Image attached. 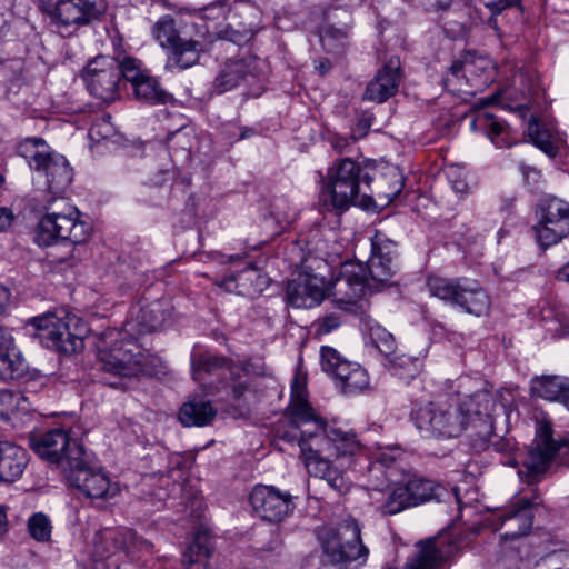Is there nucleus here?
Instances as JSON below:
<instances>
[{
    "instance_id": "4468645a",
    "label": "nucleus",
    "mask_w": 569,
    "mask_h": 569,
    "mask_svg": "<svg viewBox=\"0 0 569 569\" xmlns=\"http://www.w3.org/2000/svg\"><path fill=\"white\" fill-rule=\"evenodd\" d=\"M104 11L102 0H58L49 10L51 23L60 32L86 26Z\"/></svg>"
},
{
    "instance_id": "a19ab883",
    "label": "nucleus",
    "mask_w": 569,
    "mask_h": 569,
    "mask_svg": "<svg viewBox=\"0 0 569 569\" xmlns=\"http://www.w3.org/2000/svg\"><path fill=\"white\" fill-rule=\"evenodd\" d=\"M527 132L532 142L539 149H541L549 156H553L556 153L552 132L549 129L545 128V126L540 124L536 117H532L529 120Z\"/></svg>"
},
{
    "instance_id": "b1692460",
    "label": "nucleus",
    "mask_w": 569,
    "mask_h": 569,
    "mask_svg": "<svg viewBox=\"0 0 569 569\" xmlns=\"http://www.w3.org/2000/svg\"><path fill=\"white\" fill-rule=\"evenodd\" d=\"M351 16L347 10L331 9L325 12V22L320 28V41L325 50L341 52L349 41Z\"/></svg>"
},
{
    "instance_id": "2f4dec72",
    "label": "nucleus",
    "mask_w": 569,
    "mask_h": 569,
    "mask_svg": "<svg viewBox=\"0 0 569 569\" xmlns=\"http://www.w3.org/2000/svg\"><path fill=\"white\" fill-rule=\"evenodd\" d=\"M319 437L315 440L327 441L336 451L337 458L353 456L360 451V443L353 433L345 432L338 428L328 425H317Z\"/></svg>"
},
{
    "instance_id": "e433bc0d",
    "label": "nucleus",
    "mask_w": 569,
    "mask_h": 569,
    "mask_svg": "<svg viewBox=\"0 0 569 569\" xmlns=\"http://www.w3.org/2000/svg\"><path fill=\"white\" fill-rule=\"evenodd\" d=\"M18 152L37 171L43 168L46 159L51 154L49 147L40 138H27L18 146Z\"/></svg>"
},
{
    "instance_id": "e2e57ef3",
    "label": "nucleus",
    "mask_w": 569,
    "mask_h": 569,
    "mask_svg": "<svg viewBox=\"0 0 569 569\" xmlns=\"http://www.w3.org/2000/svg\"><path fill=\"white\" fill-rule=\"evenodd\" d=\"M282 439L289 441V442H292V441H296L298 440V443L300 442V438H301V433L298 435L297 431H288V432H284L282 436H281Z\"/></svg>"
},
{
    "instance_id": "5701e85b",
    "label": "nucleus",
    "mask_w": 569,
    "mask_h": 569,
    "mask_svg": "<svg viewBox=\"0 0 569 569\" xmlns=\"http://www.w3.org/2000/svg\"><path fill=\"white\" fill-rule=\"evenodd\" d=\"M325 293V280L317 274L300 273L287 286V301L293 308H312L323 300Z\"/></svg>"
},
{
    "instance_id": "20e7f679",
    "label": "nucleus",
    "mask_w": 569,
    "mask_h": 569,
    "mask_svg": "<svg viewBox=\"0 0 569 569\" xmlns=\"http://www.w3.org/2000/svg\"><path fill=\"white\" fill-rule=\"evenodd\" d=\"M33 329L32 335L47 348L61 353L71 355L83 348V339L88 332L86 323L74 315L58 316L47 312L27 321Z\"/></svg>"
},
{
    "instance_id": "2eb2a0df",
    "label": "nucleus",
    "mask_w": 569,
    "mask_h": 569,
    "mask_svg": "<svg viewBox=\"0 0 569 569\" xmlns=\"http://www.w3.org/2000/svg\"><path fill=\"white\" fill-rule=\"evenodd\" d=\"M30 446L40 458L57 465L63 473L72 466L69 463V458L73 449L83 448L77 440L70 439L68 432L61 428L33 436L30 439Z\"/></svg>"
},
{
    "instance_id": "c03bdc74",
    "label": "nucleus",
    "mask_w": 569,
    "mask_h": 569,
    "mask_svg": "<svg viewBox=\"0 0 569 569\" xmlns=\"http://www.w3.org/2000/svg\"><path fill=\"white\" fill-rule=\"evenodd\" d=\"M369 337L372 345L386 357H390L395 353V338L380 325L375 323L370 327Z\"/></svg>"
},
{
    "instance_id": "37998d69",
    "label": "nucleus",
    "mask_w": 569,
    "mask_h": 569,
    "mask_svg": "<svg viewBox=\"0 0 569 569\" xmlns=\"http://www.w3.org/2000/svg\"><path fill=\"white\" fill-rule=\"evenodd\" d=\"M440 560V552L435 541L420 543V550L416 558L407 565L406 569H433Z\"/></svg>"
},
{
    "instance_id": "603ef678",
    "label": "nucleus",
    "mask_w": 569,
    "mask_h": 569,
    "mask_svg": "<svg viewBox=\"0 0 569 569\" xmlns=\"http://www.w3.org/2000/svg\"><path fill=\"white\" fill-rule=\"evenodd\" d=\"M520 0H497L487 2L486 7L491 11L493 16L500 14L503 10L508 8L519 7Z\"/></svg>"
},
{
    "instance_id": "9b49d317",
    "label": "nucleus",
    "mask_w": 569,
    "mask_h": 569,
    "mask_svg": "<svg viewBox=\"0 0 569 569\" xmlns=\"http://www.w3.org/2000/svg\"><path fill=\"white\" fill-rule=\"evenodd\" d=\"M558 450L559 446L552 438L551 426L547 422L540 423L518 470L521 480L527 483L539 481L550 468Z\"/></svg>"
},
{
    "instance_id": "680f3d73",
    "label": "nucleus",
    "mask_w": 569,
    "mask_h": 569,
    "mask_svg": "<svg viewBox=\"0 0 569 569\" xmlns=\"http://www.w3.org/2000/svg\"><path fill=\"white\" fill-rule=\"evenodd\" d=\"M557 279L569 282V262L557 272Z\"/></svg>"
},
{
    "instance_id": "f8f14e48",
    "label": "nucleus",
    "mask_w": 569,
    "mask_h": 569,
    "mask_svg": "<svg viewBox=\"0 0 569 569\" xmlns=\"http://www.w3.org/2000/svg\"><path fill=\"white\" fill-rule=\"evenodd\" d=\"M323 371L335 378L337 387L345 395L360 393L369 388V376L359 363L346 360L331 347L320 351Z\"/></svg>"
},
{
    "instance_id": "0e129e2a",
    "label": "nucleus",
    "mask_w": 569,
    "mask_h": 569,
    "mask_svg": "<svg viewBox=\"0 0 569 569\" xmlns=\"http://www.w3.org/2000/svg\"><path fill=\"white\" fill-rule=\"evenodd\" d=\"M488 24L497 32L498 36H500V28L498 26L497 16L491 13V17L488 20Z\"/></svg>"
},
{
    "instance_id": "cd10ccee",
    "label": "nucleus",
    "mask_w": 569,
    "mask_h": 569,
    "mask_svg": "<svg viewBox=\"0 0 569 569\" xmlns=\"http://www.w3.org/2000/svg\"><path fill=\"white\" fill-rule=\"evenodd\" d=\"M214 546L212 536L208 529L199 528L192 542L183 553V566L186 569H209V560L212 557Z\"/></svg>"
},
{
    "instance_id": "58836bf2",
    "label": "nucleus",
    "mask_w": 569,
    "mask_h": 569,
    "mask_svg": "<svg viewBox=\"0 0 569 569\" xmlns=\"http://www.w3.org/2000/svg\"><path fill=\"white\" fill-rule=\"evenodd\" d=\"M320 530L331 533L332 539L363 543L361 539V526L352 516L345 517L336 527H323Z\"/></svg>"
},
{
    "instance_id": "1a4fd4ad",
    "label": "nucleus",
    "mask_w": 569,
    "mask_h": 569,
    "mask_svg": "<svg viewBox=\"0 0 569 569\" xmlns=\"http://www.w3.org/2000/svg\"><path fill=\"white\" fill-rule=\"evenodd\" d=\"M69 461L72 466L64 476L69 483L86 497L110 499L118 495V483L111 482L103 470L91 465L84 448H74Z\"/></svg>"
},
{
    "instance_id": "dca6fc26",
    "label": "nucleus",
    "mask_w": 569,
    "mask_h": 569,
    "mask_svg": "<svg viewBox=\"0 0 569 569\" xmlns=\"http://www.w3.org/2000/svg\"><path fill=\"white\" fill-rule=\"evenodd\" d=\"M539 502L537 498H520L509 508L496 513L491 526L505 540H515L529 533L532 527V508Z\"/></svg>"
},
{
    "instance_id": "bf43d9fd",
    "label": "nucleus",
    "mask_w": 569,
    "mask_h": 569,
    "mask_svg": "<svg viewBox=\"0 0 569 569\" xmlns=\"http://www.w3.org/2000/svg\"><path fill=\"white\" fill-rule=\"evenodd\" d=\"M331 144H332V148L337 152L341 153L345 151L346 147L349 144V141L346 138L337 137V138H333Z\"/></svg>"
},
{
    "instance_id": "72a5a7b5",
    "label": "nucleus",
    "mask_w": 569,
    "mask_h": 569,
    "mask_svg": "<svg viewBox=\"0 0 569 569\" xmlns=\"http://www.w3.org/2000/svg\"><path fill=\"white\" fill-rule=\"evenodd\" d=\"M568 387L569 379L560 376H543L531 382L532 393L549 401L562 402Z\"/></svg>"
},
{
    "instance_id": "aec40b11",
    "label": "nucleus",
    "mask_w": 569,
    "mask_h": 569,
    "mask_svg": "<svg viewBox=\"0 0 569 569\" xmlns=\"http://www.w3.org/2000/svg\"><path fill=\"white\" fill-rule=\"evenodd\" d=\"M287 415L290 420V425L297 430L303 425L312 423V430H301V438L305 433V439L309 443V440L318 438L320 435L317 430V425H327L315 411L308 401L307 388L305 381L299 378H295L291 383V398L290 405L287 408Z\"/></svg>"
},
{
    "instance_id": "c9c22d12",
    "label": "nucleus",
    "mask_w": 569,
    "mask_h": 569,
    "mask_svg": "<svg viewBox=\"0 0 569 569\" xmlns=\"http://www.w3.org/2000/svg\"><path fill=\"white\" fill-rule=\"evenodd\" d=\"M168 317V309L161 301H154L141 308L137 316V322L140 326L139 332L148 333L161 329Z\"/></svg>"
},
{
    "instance_id": "49530a36",
    "label": "nucleus",
    "mask_w": 569,
    "mask_h": 569,
    "mask_svg": "<svg viewBox=\"0 0 569 569\" xmlns=\"http://www.w3.org/2000/svg\"><path fill=\"white\" fill-rule=\"evenodd\" d=\"M114 133V127L111 123V116L103 114L97 118L89 129V137L93 141H100L110 138Z\"/></svg>"
},
{
    "instance_id": "69168bd1",
    "label": "nucleus",
    "mask_w": 569,
    "mask_h": 569,
    "mask_svg": "<svg viewBox=\"0 0 569 569\" xmlns=\"http://www.w3.org/2000/svg\"><path fill=\"white\" fill-rule=\"evenodd\" d=\"M317 68L323 74L325 72H327L330 69V63L328 61H322L319 63V66Z\"/></svg>"
},
{
    "instance_id": "79ce46f5",
    "label": "nucleus",
    "mask_w": 569,
    "mask_h": 569,
    "mask_svg": "<svg viewBox=\"0 0 569 569\" xmlns=\"http://www.w3.org/2000/svg\"><path fill=\"white\" fill-rule=\"evenodd\" d=\"M27 530L30 537L38 542H49L51 540L52 523L43 512H36L28 519Z\"/></svg>"
},
{
    "instance_id": "f03ea898",
    "label": "nucleus",
    "mask_w": 569,
    "mask_h": 569,
    "mask_svg": "<svg viewBox=\"0 0 569 569\" xmlns=\"http://www.w3.org/2000/svg\"><path fill=\"white\" fill-rule=\"evenodd\" d=\"M39 172L44 173L51 196L41 200L46 213L37 227V243L41 247L51 246L58 240L69 241L73 246L84 243L90 227L81 220L79 210L60 196L72 181L69 162L63 156L51 152Z\"/></svg>"
},
{
    "instance_id": "13d9d810",
    "label": "nucleus",
    "mask_w": 569,
    "mask_h": 569,
    "mask_svg": "<svg viewBox=\"0 0 569 569\" xmlns=\"http://www.w3.org/2000/svg\"><path fill=\"white\" fill-rule=\"evenodd\" d=\"M8 531V517L6 508L0 506V537L6 535Z\"/></svg>"
},
{
    "instance_id": "f704fd0d",
    "label": "nucleus",
    "mask_w": 569,
    "mask_h": 569,
    "mask_svg": "<svg viewBox=\"0 0 569 569\" xmlns=\"http://www.w3.org/2000/svg\"><path fill=\"white\" fill-rule=\"evenodd\" d=\"M471 128L483 130L491 142L499 148L509 146L507 141L508 127L491 113L479 112L471 122Z\"/></svg>"
},
{
    "instance_id": "f257e3e1",
    "label": "nucleus",
    "mask_w": 569,
    "mask_h": 569,
    "mask_svg": "<svg viewBox=\"0 0 569 569\" xmlns=\"http://www.w3.org/2000/svg\"><path fill=\"white\" fill-rule=\"evenodd\" d=\"M495 406V396L481 389L473 395L429 402L415 410L411 418L423 437L456 438L471 428L485 445L492 435Z\"/></svg>"
},
{
    "instance_id": "4d7b16f0",
    "label": "nucleus",
    "mask_w": 569,
    "mask_h": 569,
    "mask_svg": "<svg viewBox=\"0 0 569 569\" xmlns=\"http://www.w3.org/2000/svg\"><path fill=\"white\" fill-rule=\"evenodd\" d=\"M10 297V291L4 287H0V313H2L6 307L9 305Z\"/></svg>"
},
{
    "instance_id": "3c124183",
    "label": "nucleus",
    "mask_w": 569,
    "mask_h": 569,
    "mask_svg": "<svg viewBox=\"0 0 569 569\" xmlns=\"http://www.w3.org/2000/svg\"><path fill=\"white\" fill-rule=\"evenodd\" d=\"M475 69V63L472 58L468 54L463 60L455 61L450 67V76L455 78H459V74L462 72L466 77L467 74H471Z\"/></svg>"
},
{
    "instance_id": "a878e982",
    "label": "nucleus",
    "mask_w": 569,
    "mask_h": 569,
    "mask_svg": "<svg viewBox=\"0 0 569 569\" xmlns=\"http://www.w3.org/2000/svg\"><path fill=\"white\" fill-rule=\"evenodd\" d=\"M396 244L388 240L376 237L372 241L371 256L365 269L369 283H386L395 274L393 257Z\"/></svg>"
},
{
    "instance_id": "6e6552de",
    "label": "nucleus",
    "mask_w": 569,
    "mask_h": 569,
    "mask_svg": "<svg viewBox=\"0 0 569 569\" xmlns=\"http://www.w3.org/2000/svg\"><path fill=\"white\" fill-rule=\"evenodd\" d=\"M220 370H222L221 376L228 382L220 381L219 385H209L206 389L207 392L218 393L230 388L232 398L234 400L241 399L248 390L247 380L242 379L246 373L241 368L230 365L227 358L218 357L208 351L191 355V371L194 381L204 385L207 375H213Z\"/></svg>"
},
{
    "instance_id": "7c9ffc66",
    "label": "nucleus",
    "mask_w": 569,
    "mask_h": 569,
    "mask_svg": "<svg viewBox=\"0 0 569 569\" xmlns=\"http://www.w3.org/2000/svg\"><path fill=\"white\" fill-rule=\"evenodd\" d=\"M402 483L408 490L411 505L415 507L433 499L440 500L448 495V491L441 485L417 475L407 477Z\"/></svg>"
},
{
    "instance_id": "864d4df0",
    "label": "nucleus",
    "mask_w": 569,
    "mask_h": 569,
    "mask_svg": "<svg viewBox=\"0 0 569 569\" xmlns=\"http://www.w3.org/2000/svg\"><path fill=\"white\" fill-rule=\"evenodd\" d=\"M427 11H446L448 10L453 0H420Z\"/></svg>"
},
{
    "instance_id": "5fc2aeb1",
    "label": "nucleus",
    "mask_w": 569,
    "mask_h": 569,
    "mask_svg": "<svg viewBox=\"0 0 569 569\" xmlns=\"http://www.w3.org/2000/svg\"><path fill=\"white\" fill-rule=\"evenodd\" d=\"M14 214L7 207L0 208V232L6 231L13 222Z\"/></svg>"
},
{
    "instance_id": "8fccbe9b",
    "label": "nucleus",
    "mask_w": 569,
    "mask_h": 569,
    "mask_svg": "<svg viewBox=\"0 0 569 569\" xmlns=\"http://www.w3.org/2000/svg\"><path fill=\"white\" fill-rule=\"evenodd\" d=\"M448 179L452 189L457 193H466L468 191V183L463 171L458 167H450L448 170Z\"/></svg>"
},
{
    "instance_id": "473e14b6",
    "label": "nucleus",
    "mask_w": 569,
    "mask_h": 569,
    "mask_svg": "<svg viewBox=\"0 0 569 569\" xmlns=\"http://www.w3.org/2000/svg\"><path fill=\"white\" fill-rule=\"evenodd\" d=\"M216 415L217 411L210 401L194 398L182 405L179 420L187 427H202L211 423Z\"/></svg>"
},
{
    "instance_id": "09e8293b",
    "label": "nucleus",
    "mask_w": 569,
    "mask_h": 569,
    "mask_svg": "<svg viewBox=\"0 0 569 569\" xmlns=\"http://www.w3.org/2000/svg\"><path fill=\"white\" fill-rule=\"evenodd\" d=\"M228 11L229 4L227 3V0H218L201 9L202 17L209 20L224 18Z\"/></svg>"
},
{
    "instance_id": "bb28decb",
    "label": "nucleus",
    "mask_w": 569,
    "mask_h": 569,
    "mask_svg": "<svg viewBox=\"0 0 569 569\" xmlns=\"http://www.w3.org/2000/svg\"><path fill=\"white\" fill-rule=\"evenodd\" d=\"M399 83L400 62L390 59L378 70L376 77L368 83L362 99L382 103L397 93Z\"/></svg>"
},
{
    "instance_id": "412c9836",
    "label": "nucleus",
    "mask_w": 569,
    "mask_h": 569,
    "mask_svg": "<svg viewBox=\"0 0 569 569\" xmlns=\"http://www.w3.org/2000/svg\"><path fill=\"white\" fill-rule=\"evenodd\" d=\"M369 283L367 271L361 262L347 261L342 263L340 273L333 281L331 290L335 300L339 305H352L360 298Z\"/></svg>"
},
{
    "instance_id": "0eeeda50",
    "label": "nucleus",
    "mask_w": 569,
    "mask_h": 569,
    "mask_svg": "<svg viewBox=\"0 0 569 569\" xmlns=\"http://www.w3.org/2000/svg\"><path fill=\"white\" fill-rule=\"evenodd\" d=\"M427 288L431 296L476 317L485 316L490 310V297L477 281L430 276Z\"/></svg>"
},
{
    "instance_id": "4c0bfd02",
    "label": "nucleus",
    "mask_w": 569,
    "mask_h": 569,
    "mask_svg": "<svg viewBox=\"0 0 569 569\" xmlns=\"http://www.w3.org/2000/svg\"><path fill=\"white\" fill-rule=\"evenodd\" d=\"M412 507L415 506L411 505L408 490L401 481L386 493L385 500L377 507V509L382 516H393Z\"/></svg>"
},
{
    "instance_id": "6e6d98bb",
    "label": "nucleus",
    "mask_w": 569,
    "mask_h": 569,
    "mask_svg": "<svg viewBox=\"0 0 569 569\" xmlns=\"http://www.w3.org/2000/svg\"><path fill=\"white\" fill-rule=\"evenodd\" d=\"M177 140V144H180L183 150H188L190 146L187 143V136L181 131L172 132L168 136L169 148H173L171 143Z\"/></svg>"
},
{
    "instance_id": "a18cd8bd",
    "label": "nucleus",
    "mask_w": 569,
    "mask_h": 569,
    "mask_svg": "<svg viewBox=\"0 0 569 569\" xmlns=\"http://www.w3.org/2000/svg\"><path fill=\"white\" fill-rule=\"evenodd\" d=\"M259 24L260 20L258 19L257 21L241 23V30H234L232 27H227L224 30H221L218 36L221 39L238 43L252 37V34L259 29Z\"/></svg>"
},
{
    "instance_id": "ea45409f",
    "label": "nucleus",
    "mask_w": 569,
    "mask_h": 569,
    "mask_svg": "<svg viewBox=\"0 0 569 569\" xmlns=\"http://www.w3.org/2000/svg\"><path fill=\"white\" fill-rule=\"evenodd\" d=\"M387 358L390 371L400 379L409 381L420 371L421 362L418 358L395 353Z\"/></svg>"
},
{
    "instance_id": "423d86ee",
    "label": "nucleus",
    "mask_w": 569,
    "mask_h": 569,
    "mask_svg": "<svg viewBox=\"0 0 569 569\" xmlns=\"http://www.w3.org/2000/svg\"><path fill=\"white\" fill-rule=\"evenodd\" d=\"M152 36L162 48L169 50V60L180 69L194 66L211 44L203 32L191 36L187 30L177 29L174 19L168 14L153 24Z\"/></svg>"
},
{
    "instance_id": "c756f323",
    "label": "nucleus",
    "mask_w": 569,
    "mask_h": 569,
    "mask_svg": "<svg viewBox=\"0 0 569 569\" xmlns=\"http://www.w3.org/2000/svg\"><path fill=\"white\" fill-rule=\"evenodd\" d=\"M23 372V359L12 335L0 328V378L13 379Z\"/></svg>"
},
{
    "instance_id": "c85d7f7f",
    "label": "nucleus",
    "mask_w": 569,
    "mask_h": 569,
    "mask_svg": "<svg viewBox=\"0 0 569 569\" xmlns=\"http://www.w3.org/2000/svg\"><path fill=\"white\" fill-rule=\"evenodd\" d=\"M28 463V453L9 441L0 440V480L12 482L21 477Z\"/></svg>"
},
{
    "instance_id": "393cba45",
    "label": "nucleus",
    "mask_w": 569,
    "mask_h": 569,
    "mask_svg": "<svg viewBox=\"0 0 569 569\" xmlns=\"http://www.w3.org/2000/svg\"><path fill=\"white\" fill-rule=\"evenodd\" d=\"M258 60L253 57H241L227 60L219 70L213 90L221 94L233 90L249 78L256 77Z\"/></svg>"
},
{
    "instance_id": "a211bd4d",
    "label": "nucleus",
    "mask_w": 569,
    "mask_h": 569,
    "mask_svg": "<svg viewBox=\"0 0 569 569\" xmlns=\"http://www.w3.org/2000/svg\"><path fill=\"white\" fill-rule=\"evenodd\" d=\"M249 500L254 512L271 523L283 521L295 509L292 496L272 486H256Z\"/></svg>"
},
{
    "instance_id": "f3484780",
    "label": "nucleus",
    "mask_w": 569,
    "mask_h": 569,
    "mask_svg": "<svg viewBox=\"0 0 569 569\" xmlns=\"http://www.w3.org/2000/svg\"><path fill=\"white\" fill-rule=\"evenodd\" d=\"M299 448L306 468L311 476L323 479L330 488L341 496L350 492L352 481L347 472L332 461L322 458L319 455V448H313L308 443L305 439V435L299 442Z\"/></svg>"
},
{
    "instance_id": "7ed1b4c3",
    "label": "nucleus",
    "mask_w": 569,
    "mask_h": 569,
    "mask_svg": "<svg viewBox=\"0 0 569 569\" xmlns=\"http://www.w3.org/2000/svg\"><path fill=\"white\" fill-rule=\"evenodd\" d=\"M97 348L100 369L113 378L106 383L113 388L127 389L132 379L153 375L154 358L127 335L107 330Z\"/></svg>"
},
{
    "instance_id": "338daca9",
    "label": "nucleus",
    "mask_w": 569,
    "mask_h": 569,
    "mask_svg": "<svg viewBox=\"0 0 569 569\" xmlns=\"http://www.w3.org/2000/svg\"><path fill=\"white\" fill-rule=\"evenodd\" d=\"M244 276H256V270L254 269H249V270H246V271H242L239 277H244Z\"/></svg>"
},
{
    "instance_id": "de8ad7c7",
    "label": "nucleus",
    "mask_w": 569,
    "mask_h": 569,
    "mask_svg": "<svg viewBox=\"0 0 569 569\" xmlns=\"http://www.w3.org/2000/svg\"><path fill=\"white\" fill-rule=\"evenodd\" d=\"M340 326V315L337 312L329 313L325 317L317 319L311 328L316 337H321L330 333L332 330Z\"/></svg>"
},
{
    "instance_id": "052dcab7",
    "label": "nucleus",
    "mask_w": 569,
    "mask_h": 569,
    "mask_svg": "<svg viewBox=\"0 0 569 569\" xmlns=\"http://www.w3.org/2000/svg\"><path fill=\"white\" fill-rule=\"evenodd\" d=\"M372 120L373 117L371 114L361 117L358 121V129L366 132L370 128Z\"/></svg>"
},
{
    "instance_id": "774afa93",
    "label": "nucleus",
    "mask_w": 569,
    "mask_h": 569,
    "mask_svg": "<svg viewBox=\"0 0 569 569\" xmlns=\"http://www.w3.org/2000/svg\"><path fill=\"white\" fill-rule=\"evenodd\" d=\"M562 403H565L567 406V408L569 409V386H568L567 392L563 397Z\"/></svg>"
},
{
    "instance_id": "9d476101",
    "label": "nucleus",
    "mask_w": 569,
    "mask_h": 569,
    "mask_svg": "<svg viewBox=\"0 0 569 569\" xmlns=\"http://www.w3.org/2000/svg\"><path fill=\"white\" fill-rule=\"evenodd\" d=\"M121 78L124 79V59L118 62L109 56L96 57L83 71L90 93L104 102L116 100Z\"/></svg>"
},
{
    "instance_id": "39448f33",
    "label": "nucleus",
    "mask_w": 569,
    "mask_h": 569,
    "mask_svg": "<svg viewBox=\"0 0 569 569\" xmlns=\"http://www.w3.org/2000/svg\"><path fill=\"white\" fill-rule=\"evenodd\" d=\"M328 181L321 192V201L329 209L347 210L355 203L362 186L369 187L372 177L369 170L350 158H343L328 171Z\"/></svg>"
},
{
    "instance_id": "6ab92c4d",
    "label": "nucleus",
    "mask_w": 569,
    "mask_h": 569,
    "mask_svg": "<svg viewBox=\"0 0 569 569\" xmlns=\"http://www.w3.org/2000/svg\"><path fill=\"white\" fill-rule=\"evenodd\" d=\"M141 67L140 60L132 57L124 58V79L132 84L134 97L151 104L168 102L171 96Z\"/></svg>"
},
{
    "instance_id": "ddd939ff",
    "label": "nucleus",
    "mask_w": 569,
    "mask_h": 569,
    "mask_svg": "<svg viewBox=\"0 0 569 569\" xmlns=\"http://www.w3.org/2000/svg\"><path fill=\"white\" fill-rule=\"evenodd\" d=\"M539 222L535 226L538 243L550 247L569 234V203L556 197L541 200L539 207Z\"/></svg>"
},
{
    "instance_id": "4be33fe9",
    "label": "nucleus",
    "mask_w": 569,
    "mask_h": 569,
    "mask_svg": "<svg viewBox=\"0 0 569 569\" xmlns=\"http://www.w3.org/2000/svg\"><path fill=\"white\" fill-rule=\"evenodd\" d=\"M318 539L328 561L335 566L347 569L352 565L355 567L362 566L368 560L369 549L365 543L332 539L331 533L320 529L318 530Z\"/></svg>"
}]
</instances>
